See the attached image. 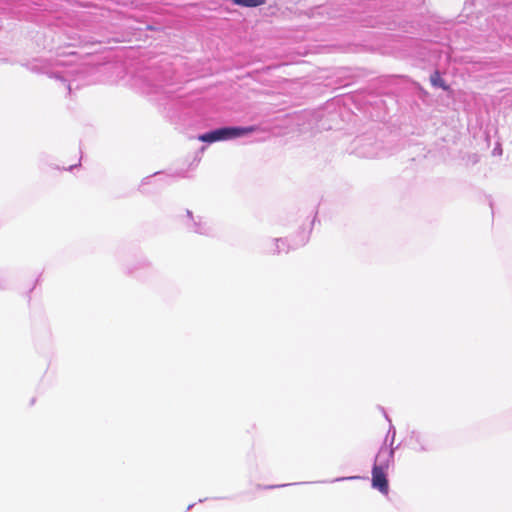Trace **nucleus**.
<instances>
[{"mask_svg":"<svg viewBox=\"0 0 512 512\" xmlns=\"http://www.w3.org/2000/svg\"><path fill=\"white\" fill-rule=\"evenodd\" d=\"M254 131L253 127H223L198 136V140L207 143L238 138Z\"/></svg>","mask_w":512,"mask_h":512,"instance_id":"obj_1","label":"nucleus"},{"mask_svg":"<svg viewBox=\"0 0 512 512\" xmlns=\"http://www.w3.org/2000/svg\"><path fill=\"white\" fill-rule=\"evenodd\" d=\"M378 459L379 457H377L372 470V486L386 494L388 492V480L386 473L388 465L379 464Z\"/></svg>","mask_w":512,"mask_h":512,"instance_id":"obj_2","label":"nucleus"},{"mask_svg":"<svg viewBox=\"0 0 512 512\" xmlns=\"http://www.w3.org/2000/svg\"><path fill=\"white\" fill-rule=\"evenodd\" d=\"M234 4L243 7H257L263 5L266 0H232Z\"/></svg>","mask_w":512,"mask_h":512,"instance_id":"obj_3","label":"nucleus"},{"mask_svg":"<svg viewBox=\"0 0 512 512\" xmlns=\"http://www.w3.org/2000/svg\"><path fill=\"white\" fill-rule=\"evenodd\" d=\"M431 81L434 85H440V86H443V83L442 81L439 79V75L438 73H435V76H432L431 77Z\"/></svg>","mask_w":512,"mask_h":512,"instance_id":"obj_4","label":"nucleus"}]
</instances>
